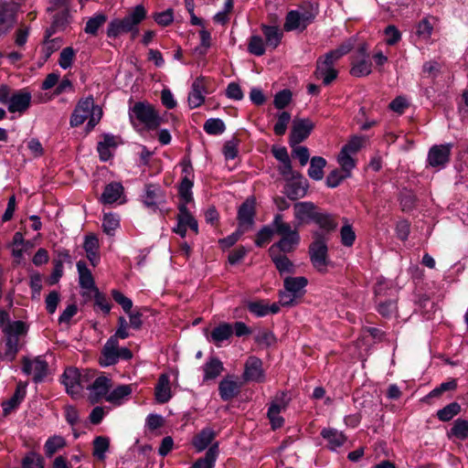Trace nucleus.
<instances>
[{"label": "nucleus", "mask_w": 468, "mask_h": 468, "mask_svg": "<svg viewBox=\"0 0 468 468\" xmlns=\"http://www.w3.org/2000/svg\"><path fill=\"white\" fill-rule=\"evenodd\" d=\"M112 387V379L106 376H96L94 371V378L86 385L89 391V399L91 403L99 402L102 398L106 399Z\"/></svg>", "instance_id": "obj_10"}, {"label": "nucleus", "mask_w": 468, "mask_h": 468, "mask_svg": "<svg viewBox=\"0 0 468 468\" xmlns=\"http://www.w3.org/2000/svg\"><path fill=\"white\" fill-rule=\"evenodd\" d=\"M147 11L144 5H138L133 8L124 17L113 18L107 27V37L116 38L123 34L131 33L132 38H135L139 33L138 26L145 19Z\"/></svg>", "instance_id": "obj_1"}, {"label": "nucleus", "mask_w": 468, "mask_h": 468, "mask_svg": "<svg viewBox=\"0 0 468 468\" xmlns=\"http://www.w3.org/2000/svg\"><path fill=\"white\" fill-rule=\"evenodd\" d=\"M120 227V218L117 214L107 213L104 214L102 219L103 231L107 235H113L114 231Z\"/></svg>", "instance_id": "obj_42"}, {"label": "nucleus", "mask_w": 468, "mask_h": 468, "mask_svg": "<svg viewBox=\"0 0 468 468\" xmlns=\"http://www.w3.org/2000/svg\"><path fill=\"white\" fill-rule=\"evenodd\" d=\"M441 71V65L437 61H427L423 64L422 73L426 78L435 79Z\"/></svg>", "instance_id": "obj_63"}, {"label": "nucleus", "mask_w": 468, "mask_h": 468, "mask_svg": "<svg viewBox=\"0 0 468 468\" xmlns=\"http://www.w3.org/2000/svg\"><path fill=\"white\" fill-rule=\"evenodd\" d=\"M326 165V161L321 156H314L310 162V167L308 169V176L315 180L319 181L324 177V168Z\"/></svg>", "instance_id": "obj_37"}, {"label": "nucleus", "mask_w": 468, "mask_h": 468, "mask_svg": "<svg viewBox=\"0 0 468 468\" xmlns=\"http://www.w3.org/2000/svg\"><path fill=\"white\" fill-rule=\"evenodd\" d=\"M222 362L215 356H211L202 367L204 372L203 381H208L217 378L223 371Z\"/></svg>", "instance_id": "obj_29"}, {"label": "nucleus", "mask_w": 468, "mask_h": 468, "mask_svg": "<svg viewBox=\"0 0 468 468\" xmlns=\"http://www.w3.org/2000/svg\"><path fill=\"white\" fill-rule=\"evenodd\" d=\"M451 434L460 440L466 439L468 437V420L457 419L451 429Z\"/></svg>", "instance_id": "obj_50"}, {"label": "nucleus", "mask_w": 468, "mask_h": 468, "mask_svg": "<svg viewBox=\"0 0 468 468\" xmlns=\"http://www.w3.org/2000/svg\"><path fill=\"white\" fill-rule=\"evenodd\" d=\"M217 433L211 428H204L201 430L194 438H193V445L197 452H200L206 450L216 438Z\"/></svg>", "instance_id": "obj_28"}, {"label": "nucleus", "mask_w": 468, "mask_h": 468, "mask_svg": "<svg viewBox=\"0 0 468 468\" xmlns=\"http://www.w3.org/2000/svg\"><path fill=\"white\" fill-rule=\"evenodd\" d=\"M226 130L224 122L218 118H210L204 123V131L210 135H219Z\"/></svg>", "instance_id": "obj_43"}, {"label": "nucleus", "mask_w": 468, "mask_h": 468, "mask_svg": "<svg viewBox=\"0 0 468 468\" xmlns=\"http://www.w3.org/2000/svg\"><path fill=\"white\" fill-rule=\"evenodd\" d=\"M255 341L262 346H270L274 341V335L269 330H261L255 335Z\"/></svg>", "instance_id": "obj_60"}, {"label": "nucleus", "mask_w": 468, "mask_h": 468, "mask_svg": "<svg viewBox=\"0 0 468 468\" xmlns=\"http://www.w3.org/2000/svg\"><path fill=\"white\" fill-rule=\"evenodd\" d=\"M384 34L386 36V43L388 46H393L401 39L399 30L393 25L388 26L384 30Z\"/></svg>", "instance_id": "obj_58"}, {"label": "nucleus", "mask_w": 468, "mask_h": 468, "mask_svg": "<svg viewBox=\"0 0 468 468\" xmlns=\"http://www.w3.org/2000/svg\"><path fill=\"white\" fill-rule=\"evenodd\" d=\"M32 96L27 90H19L11 94L7 103V110L10 113L23 114L31 105Z\"/></svg>", "instance_id": "obj_15"}, {"label": "nucleus", "mask_w": 468, "mask_h": 468, "mask_svg": "<svg viewBox=\"0 0 468 468\" xmlns=\"http://www.w3.org/2000/svg\"><path fill=\"white\" fill-rule=\"evenodd\" d=\"M461 410V406L457 402H452L437 411V417L441 421H449L455 417Z\"/></svg>", "instance_id": "obj_45"}, {"label": "nucleus", "mask_w": 468, "mask_h": 468, "mask_svg": "<svg viewBox=\"0 0 468 468\" xmlns=\"http://www.w3.org/2000/svg\"><path fill=\"white\" fill-rule=\"evenodd\" d=\"M244 381L261 382L264 379L262 362L256 356H250L246 363L242 375Z\"/></svg>", "instance_id": "obj_18"}, {"label": "nucleus", "mask_w": 468, "mask_h": 468, "mask_svg": "<svg viewBox=\"0 0 468 468\" xmlns=\"http://www.w3.org/2000/svg\"><path fill=\"white\" fill-rule=\"evenodd\" d=\"M101 116L102 110L95 105L94 100L90 96L81 99L77 103L70 116L69 123L72 127H78L88 120L86 131L89 133L99 123Z\"/></svg>", "instance_id": "obj_2"}, {"label": "nucleus", "mask_w": 468, "mask_h": 468, "mask_svg": "<svg viewBox=\"0 0 468 468\" xmlns=\"http://www.w3.org/2000/svg\"><path fill=\"white\" fill-rule=\"evenodd\" d=\"M107 21V16L102 13L95 14L92 17L89 18L86 23L84 31L86 34L95 36L98 30Z\"/></svg>", "instance_id": "obj_40"}, {"label": "nucleus", "mask_w": 468, "mask_h": 468, "mask_svg": "<svg viewBox=\"0 0 468 468\" xmlns=\"http://www.w3.org/2000/svg\"><path fill=\"white\" fill-rule=\"evenodd\" d=\"M309 252L314 267L320 272H325L329 264L325 241L320 239H316L310 245Z\"/></svg>", "instance_id": "obj_11"}, {"label": "nucleus", "mask_w": 468, "mask_h": 468, "mask_svg": "<svg viewBox=\"0 0 468 468\" xmlns=\"http://www.w3.org/2000/svg\"><path fill=\"white\" fill-rule=\"evenodd\" d=\"M363 143H364V138L361 137V136H354L352 137L347 144H346L343 147H342V150H344L345 152L348 153V154H356L359 149L362 147L363 145Z\"/></svg>", "instance_id": "obj_61"}, {"label": "nucleus", "mask_w": 468, "mask_h": 468, "mask_svg": "<svg viewBox=\"0 0 468 468\" xmlns=\"http://www.w3.org/2000/svg\"><path fill=\"white\" fill-rule=\"evenodd\" d=\"M313 129L314 123L309 119L294 120L289 140L291 147H294V145L304 141L309 136Z\"/></svg>", "instance_id": "obj_14"}, {"label": "nucleus", "mask_w": 468, "mask_h": 468, "mask_svg": "<svg viewBox=\"0 0 468 468\" xmlns=\"http://www.w3.org/2000/svg\"><path fill=\"white\" fill-rule=\"evenodd\" d=\"M272 227L274 228L275 233L282 236L281 239L272 244L269 250V252H291L292 251L300 241V236L295 229H292L290 224L285 223L282 220L281 214L275 215Z\"/></svg>", "instance_id": "obj_3"}, {"label": "nucleus", "mask_w": 468, "mask_h": 468, "mask_svg": "<svg viewBox=\"0 0 468 468\" xmlns=\"http://www.w3.org/2000/svg\"><path fill=\"white\" fill-rule=\"evenodd\" d=\"M110 440L107 437L98 436L93 441V456L103 461L105 453L109 450Z\"/></svg>", "instance_id": "obj_41"}, {"label": "nucleus", "mask_w": 468, "mask_h": 468, "mask_svg": "<svg viewBox=\"0 0 468 468\" xmlns=\"http://www.w3.org/2000/svg\"><path fill=\"white\" fill-rule=\"evenodd\" d=\"M308 281L305 277H286L283 281L284 289L279 293V303L282 306H291L295 300L304 292Z\"/></svg>", "instance_id": "obj_6"}, {"label": "nucleus", "mask_w": 468, "mask_h": 468, "mask_svg": "<svg viewBox=\"0 0 468 468\" xmlns=\"http://www.w3.org/2000/svg\"><path fill=\"white\" fill-rule=\"evenodd\" d=\"M341 242L346 247H351L356 239V233L353 228L346 224L344 225L340 230Z\"/></svg>", "instance_id": "obj_56"}, {"label": "nucleus", "mask_w": 468, "mask_h": 468, "mask_svg": "<svg viewBox=\"0 0 468 468\" xmlns=\"http://www.w3.org/2000/svg\"><path fill=\"white\" fill-rule=\"evenodd\" d=\"M292 100V92L289 90H282L279 91L274 97V106L277 109L285 108Z\"/></svg>", "instance_id": "obj_59"}, {"label": "nucleus", "mask_w": 468, "mask_h": 468, "mask_svg": "<svg viewBox=\"0 0 468 468\" xmlns=\"http://www.w3.org/2000/svg\"><path fill=\"white\" fill-rule=\"evenodd\" d=\"M23 468H44L43 459L35 452H29L22 462Z\"/></svg>", "instance_id": "obj_55"}, {"label": "nucleus", "mask_w": 468, "mask_h": 468, "mask_svg": "<svg viewBox=\"0 0 468 468\" xmlns=\"http://www.w3.org/2000/svg\"><path fill=\"white\" fill-rule=\"evenodd\" d=\"M59 47V39L54 38L50 40H46L41 49L42 53V63H45L49 57Z\"/></svg>", "instance_id": "obj_54"}, {"label": "nucleus", "mask_w": 468, "mask_h": 468, "mask_svg": "<svg viewBox=\"0 0 468 468\" xmlns=\"http://www.w3.org/2000/svg\"><path fill=\"white\" fill-rule=\"evenodd\" d=\"M335 62V60L328 58L327 54L317 60L315 75L318 79H322L325 85L330 84L337 76V72L334 69Z\"/></svg>", "instance_id": "obj_16"}, {"label": "nucleus", "mask_w": 468, "mask_h": 468, "mask_svg": "<svg viewBox=\"0 0 468 468\" xmlns=\"http://www.w3.org/2000/svg\"><path fill=\"white\" fill-rule=\"evenodd\" d=\"M18 5L16 3H0V37L5 35L16 24Z\"/></svg>", "instance_id": "obj_13"}, {"label": "nucleus", "mask_w": 468, "mask_h": 468, "mask_svg": "<svg viewBox=\"0 0 468 468\" xmlns=\"http://www.w3.org/2000/svg\"><path fill=\"white\" fill-rule=\"evenodd\" d=\"M239 389L240 384L230 376L223 378L218 385L219 395L224 401H228L236 397Z\"/></svg>", "instance_id": "obj_25"}, {"label": "nucleus", "mask_w": 468, "mask_h": 468, "mask_svg": "<svg viewBox=\"0 0 468 468\" xmlns=\"http://www.w3.org/2000/svg\"><path fill=\"white\" fill-rule=\"evenodd\" d=\"M262 34L265 37L266 46L275 49L281 43L282 38V30L275 26L262 25Z\"/></svg>", "instance_id": "obj_31"}, {"label": "nucleus", "mask_w": 468, "mask_h": 468, "mask_svg": "<svg viewBox=\"0 0 468 468\" xmlns=\"http://www.w3.org/2000/svg\"><path fill=\"white\" fill-rule=\"evenodd\" d=\"M142 201L148 209L155 212L165 202V195L160 186L148 184L144 187Z\"/></svg>", "instance_id": "obj_12"}, {"label": "nucleus", "mask_w": 468, "mask_h": 468, "mask_svg": "<svg viewBox=\"0 0 468 468\" xmlns=\"http://www.w3.org/2000/svg\"><path fill=\"white\" fill-rule=\"evenodd\" d=\"M313 220L317 223L321 228L330 230L336 227L333 217L326 213H318L314 215Z\"/></svg>", "instance_id": "obj_52"}, {"label": "nucleus", "mask_w": 468, "mask_h": 468, "mask_svg": "<svg viewBox=\"0 0 468 468\" xmlns=\"http://www.w3.org/2000/svg\"><path fill=\"white\" fill-rule=\"evenodd\" d=\"M100 201L106 205H112L116 202L123 204L125 202V197L122 185L119 182L108 184L100 197Z\"/></svg>", "instance_id": "obj_17"}, {"label": "nucleus", "mask_w": 468, "mask_h": 468, "mask_svg": "<svg viewBox=\"0 0 468 468\" xmlns=\"http://www.w3.org/2000/svg\"><path fill=\"white\" fill-rule=\"evenodd\" d=\"M312 19V16L308 13H301L297 10H292L286 16L284 29L286 31L304 29L310 24Z\"/></svg>", "instance_id": "obj_22"}, {"label": "nucleus", "mask_w": 468, "mask_h": 468, "mask_svg": "<svg viewBox=\"0 0 468 468\" xmlns=\"http://www.w3.org/2000/svg\"><path fill=\"white\" fill-rule=\"evenodd\" d=\"M131 122L135 126L136 122L147 130H154L161 123V117L154 108L145 102H136L129 112Z\"/></svg>", "instance_id": "obj_5"}, {"label": "nucleus", "mask_w": 468, "mask_h": 468, "mask_svg": "<svg viewBox=\"0 0 468 468\" xmlns=\"http://www.w3.org/2000/svg\"><path fill=\"white\" fill-rule=\"evenodd\" d=\"M397 310V303L393 300L378 303V311L384 317L391 316Z\"/></svg>", "instance_id": "obj_64"}, {"label": "nucleus", "mask_w": 468, "mask_h": 468, "mask_svg": "<svg viewBox=\"0 0 468 468\" xmlns=\"http://www.w3.org/2000/svg\"><path fill=\"white\" fill-rule=\"evenodd\" d=\"M337 162L342 168V171L346 173V176H350L351 170L355 167L356 163L353 158V154H348L341 149Z\"/></svg>", "instance_id": "obj_46"}, {"label": "nucleus", "mask_w": 468, "mask_h": 468, "mask_svg": "<svg viewBox=\"0 0 468 468\" xmlns=\"http://www.w3.org/2000/svg\"><path fill=\"white\" fill-rule=\"evenodd\" d=\"M171 399L169 377L162 374L155 387V399L159 403H165Z\"/></svg>", "instance_id": "obj_32"}, {"label": "nucleus", "mask_w": 468, "mask_h": 468, "mask_svg": "<svg viewBox=\"0 0 468 468\" xmlns=\"http://www.w3.org/2000/svg\"><path fill=\"white\" fill-rule=\"evenodd\" d=\"M269 253L281 275L295 272L293 263L285 255L278 251Z\"/></svg>", "instance_id": "obj_33"}, {"label": "nucleus", "mask_w": 468, "mask_h": 468, "mask_svg": "<svg viewBox=\"0 0 468 468\" xmlns=\"http://www.w3.org/2000/svg\"><path fill=\"white\" fill-rule=\"evenodd\" d=\"M247 307L251 314L258 317H263L269 314H277L280 311V303L268 304L264 301L249 302Z\"/></svg>", "instance_id": "obj_26"}, {"label": "nucleus", "mask_w": 468, "mask_h": 468, "mask_svg": "<svg viewBox=\"0 0 468 468\" xmlns=\"http://www.w3.org/2000/svg\"><path fill=\"white\" fill-rule=\"evenodd\" d=\"M99 248V239L95 235L90 234L85 237L83 249L87 259L93 266H97L100 262Z\"/></svg>", "instance_id": "obj_27"}, {"label": "nucleus", "mask_w": 468, "mask_h": 468, "mask_svg": "<svg viewBox=\"0 0 468 468\" xmlns=\"http://www.w3.org/2000/svg\"><path fill=\"white\" fill-rule=\"evenodd\" d=\"M76 57V51L71 47L64 48L58 58V65L63 69H68L72 67L74 58Z\"/></svg>", "instance_id": "obj_47"}, {"label": "nucleus", "mask_w": 468, "mask_h": 468, "mask_svg": "<svg viewBox=\"0 0 468 468\" xmlns=\"http://www.w3.org/2000/svg\"><path fill=\"white\" fill-rule=\"evenodd\" d=\"M133 388L131 385H121L113 388L106 396V400L115 405H121L124 399L132 394Z\"/></svg>", "instance_id": "obj_35"}, {"label": "nucleus", "mask_w": 468, "mask_h": 468, "mask_svg": "<svg viewBox=\"0 0 468 468\" xmlns=\"http://www.w3.org/2000/svg\"><path fill=\"white\" fill-rule=\"evenodd\" d=\"M321 436L325 440L327 448L332 452H338L347 441V437L343 431L334 428H324L321 431Z\"/></svg>", "instance_id": "obj_20"}, {"label": "nucleus", "mask_w": 468, "mask_h": 468, "mask_svg": "<svg viewBox=\"0 0 468 468\" xmlns=\"http://www.w3.org/2000/svg\"><path fill=\"white\" fill-rule=\"evenodd\" d=\"M291 121V114L287 112H282L278 114L277 122L274 125V133L277 135H283Z\"/></svg>", "instance_id": "obj_53"}, {"label": "nucleus", "mask_w": 468, "mask_h": 468, "mask_svg": "<svg viewBox=\"0 0 468 468\" xmlns=\"http://www.w3.org/2000/svg\"><path fill=\"white\" fill-rule=\"evenodd\" d=\"M206 93V79L204 77L197 78L193 81L191 90L188 94L187 101L189 107L195 109L203 104Z\"/></svg>", "instance_id": "obj_19"}, {"label": "nucleus", "mask_w": 468, "mask_h": 468, "mask_svg": "<svg viewBox=\"0 0 468 468\" xmlns=\"http://www.w3.org/2000/svg\"><path fill=\"white\" fill-rule=\"evenodd\" d=\"M65 445V440L61 436L50 437L45 443V452L48 456H52Z\"/></svg>", "instance_id": "obj_51"}, {"label": "nucleus", "mask_w": 468, "mask_h": 468, "mask_svg": "<svg viewBox=\"0 0 468 468\" xmlns=\"http://www.w3.org/2000/svg\"><path fill=\"white\" fill-rule=\"evenodd\" d=\"M354 43L352 39H349L343 43L340 47L331 50L330 52L326 53L328 55V58H332L335 61L339 59L344 55L347 54L352 48H353Z\"/></svg>", "instance_id": "obj_57"}, {"label": "nucleus", "mask_w": 468, "mask_h": 468, "mask_svg": "<svg viewBox=\"0 0 468 468\" xmlns=\"http://www.w3.org/2000/svg\"><path fill=\"white\" fill-rule=\"evenodd\" d=\"M118 346L119 343L116 337H110L107 340L100 357V365L101 367L112 366L118 362Z\"/></svg>", "instance_id": "obj_23"}, {"label": "nucleus", "mask_w": 468, "mask_h": 468, "mask_svg": "<svg viewBox=\"0 0 468 468\" xmlns=\"http://www.w3.org/2000/svg\"><path fill=\"white\" fill-rule=\"evenodd\" d=\"M192 187L193 182L187 176H185L178 189L182 204H188L192 201Z\"/></svg>", "instance_id": "obj_49"}, {"label": "nucleus", "mask_w": 468, "mask_h": 468, "mask_svg": "<svg viewBox=\"0 0 468 468\" xmlns=\"http://www.w3.org/2000/svg\"><path fill=\"white\" fill-rule=\"evenodd\" d=\"M77 270L79 274V283L80 286L83 289L94 291L98 289L95 286L94 279L87 264L83 261H80L77 262Z\"/></svg>", "instance_id": "obj_30"}, {"label": "nucleus", "mask_w": 468, "mask_h": 468, "mask_svg": "<svg viewBox=\"0 0 468 468\" xmlns=\"http://www.w3.org/2000/svg\"><path fill=\"white\" fill-rule=\"evenodd\" d=\"M255 216V199L253 197L247 198L239 207L238 211L239 225L240 228L250 229L254 223Z\"/></svg>", "instance_id": "obj_21"}, {"label": "nucleus", "mask_w": 468, "mask_h": 468, "mask_svg": "<svg viewBox=\"0 0 468 468\" xmlns=\"http://www.w3.org/2000/svg\"><path fill=\"white\" fill-rule=\"evenodd\" d=\"M177 222L188 227L195 232H197V230H198L197 221L194 218V217L187 210L186 204H181L179 206V214L177 216Z\"/></svg>", "instance_id": "obj_39"}, {"label": "nucleus", "mask_w": 468, "mask_h": 468, "mask_svg": "<svg viewBox=\"0 0 468 468\" xmlns=\"http://www.w3.org/2000/svg\"><path fill=\"white\" fill-rule=\"evenodd\" d=\"M94 378V370L69 367L62 375V383L66 391L72 398H80L86 385Z\"/></svg>", "instance_id": "obj_4"}, {"label": "nucleus", "mask_w": 468, "mask_h": 468, "mask_svg": "<svg viewBox=\"0 0 468 468\" xmlns=\"http://www.w3.org/2000/svg\"><path fill=\"white\" fill-rule=\"evenodd\" d=\"M372 71V63L369 58H355L352 63L351 74L355 77L367 76Z\"/></svg>", "instance_id": "obj_36"}, {"label": "nucleus", "mask_w": 468, "mask_h": 468, "mask_svg": "<svg viewBox=\"0 0 468 468\" xmlns=\"http://www.w3.org/2000/svg\"><path fill=\"white\" fill-rule=\"evenodd\" d=\"M5 341V350L2 353H0V357L2 360L12 362L15 360L19 351V344H16L11 339Z\"/></svg>", "instance_id": "obj_48"}, {"label": "nucleus", "mask_w": 468, "mask_h": 468, "mask_svg": "<svg viewBox=\"0 0 468 468\" xmlns=\"http://www.w3.org/2000/svg\"><path fill=\"white\" fill-rule=\"evenodd\" d=\"M316 214L314 206L310 202H300L294 206V216L300 221L313 219Z\"/></svg>", "instance_id": "obj_38"}, {"label": "nucleus", "mask_w": 468, "mask_h": 468, "mask_svg": "<svg viewBox=\"0 0 468 468\" xmlns=\"http://www.w3.org/2000/svg\"><path fill=\"white\" fill-rule=\"evenodd\" d=\"M266 42L261 36L253 35L250 37L248 43V50L255 56H262L265 53Z\"/></svg>", "instance_id": "obj_44"}, {"label": "nucleus", "mask_w": 468, "mask_h": 468, "mask_svg": "<svg viewBox=\"0 0 468 468\" xmlns=\"http://www.w3.org/2000/svg\"><path fill=\"white\" fill-rule=\"evenodd\" d=\"M27 387V383L21 381L18 382L14 395L9 399L5 400L2 403L3 413L5 416L8 415L23 401L26 397Z\"/></svg>", "instance_id": "obj_24"}, {"label": "nucleus", "mask_w": 468, "mask_h": 468, "mask_svg": "<svg viewBox=\"0 0 468 468\" xmlns=\"http://www.w3.org/2000/svg\"><path fill=\"white\" fill-rule=\"evenodd\" d=\"M452 146L450 143L432 145L427 155L428 165L438 170L444 168L450 162Z\"/></svg>", "instance_id": "obj_9"}, {"label": "nucleus", "mask_w": 468, "mask_h": 468, "mask_svg": "<svg viewBox=\"0 0 468 468\" xmlns=\"http://www.w3.org/2000/svg\"><path fill=\"white\" fill-rule=\"evenodd\" d=\"M0 328L5 340L11 339L19 344V338L27 332V324L22 321H11L9 314L5 310H0Z\"/></svg>", "instance_id": "obj_7"}, {"label": "nucleus", "mask_w": 468, "mask_h": 468, "mask_svg": "<svg viewBox=\"0 0 468 468\" xmlns=\"http://www.w3.org/2000/svg\"><path fill=\"white\" fill-rule=\"evenodd\" d=\"M112 295L113 300L122 306V308L126 314L130 313L133 307V302L130 298L126 297L117 290H113L112 292Z\"/></svg>", "instance_id": "obj_62"}, {"label": "nucleus", "mask_w": 468, "mask_h": 468, "mask_svg": "<svg viewBox=\"0 0 468 468\" xmlns=\"http://www.w3.org/2000/svg\"><path fill=\"white\" fill-rule=\"evenodd\" d=\"M22 371L27 376H33L35 382H41L48 372V364L44 356L33 358L24 356L22 358Z\"/></svg>", "instance_id": "obj_8"}, {"label": "nucleus", "mask_w": 468, "mask_h": 468, "mask_svg": "<svg viewBox=\"0 0 468 468\" xmlns=\"http://www.w3.org/2000/svg\"><path fill=\"white\" fill-rule=\"evenodd\" d=\"M233 334L232 325L229 323H222L216 326L210 334V341L218 346L223 341L228 340Z\"/></svg>", "instance_id": "obj_34"}]
</instances>
